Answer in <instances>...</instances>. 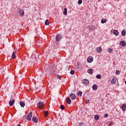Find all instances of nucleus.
Listing matches in <instances>:
<instances>
[{
	"label": "nucleus",
	"mask_w": 126,
	"mask_h": 126,
	"mask_svg": "<svg viewBox=\"0 0 126 126\" xmlns=\"http://www.w3.org/2000/svg\"><path fill=\"white\" fill-rule=\"evenodd\" d=\"M125 84L126 85V80L125 81Z\"/></svg>",
	"instance_id": "nucleus-36"
},
{
	"label": "nucleus",
	"mask_w": 126,
	"mask_h": 126,
	"mask_svg": "<svg viewBox=\"0 0 126 126\" xmlns=\"http://www.w3.org/2000/svg\"><path fill=\"white\" fill-rule=\"evenodd\" d=\"M45 25H49V24H50V22H49V20H48V19H47V20L45 21Z\"/></svg>",
	"instance_id": "nucleus-26"
},
{
	"label": "nucleus",
	"mask_w": 126,
	"mask_h": 126,
	"mask_svg": "<svg viewBox=\"0 0 126 126\" xmlns=\"http://www.w3.org/2000/svg\"><path fill=\"white\" fill-rule=\"evenodd\" d=\"M32 121L34 123H38V118L36 116H33L32 117Z\"/></svg>",
	"instance_id": "nucleus-11"
},
{
	"label": "nucleus",
	"mask_w": 126,
	"mask_h": 126,
	"mask_svg": "<svg viewBox=\"0 0 126 126\" xmlns=\"http://www.w3.org/2000/svg\"><path fill=\"white\" fill-rule=\"evenodd\" d=\"M117 81V79L116 78H114L112 80H111V84H115L116 83V81Z\"/></svg>",
	"instance_id": "nucleus-20"
},
{
	"label": "nucleus",
	"mask_w": 126,
	"mask_h": 126,
	"mask_svg": "<svg viewBox=\"0 0 126 126\" xmlns=\"http://www.w3.org/2000/svg\"><path fill=\"white\" fill-rule=\"evenodd\" d=\"M66 103L67 104H68V105L70 104L71 103V100L70 99V98L69 97L67 98L66 99Z\"/></svg>",
	"instance_id": "nucleus-14"
},
{
	"label": "nucleus",
	"mask_w": 126,
	"mask_h": 126,
	"mask_svg": "<svg viewBox=\"0 0 126 126\" xmlns=\"http://www.w3.org/2000/svg\"><path fill=\"white\" fill-rule=\"evenodd\" d=\"M119 31L118 30H114L113 31V34L115 35V36H118L119 35Z\"/></svg>",
	"instance_id": "nucleus-13"
},
{
	"label": "nucleus",
	"mask_w": 126,
	"mask_h": 126,
	"mask_svg": "<svg viewBox=\"0 0 126 126\" xmlns=\"http://www.w3.org/2000/svg\"><path fill=\"white\" fill-rule=\"evenodd\" d=\"M44 115L45 117H48V115H49V112H48L47 111H44Z\"/></svg>",
	"instance_id": "nucleus-24"
},
{
	"label": "nucleus",
	"mask_w": 126,
	"mask_h": 126,
	"mask_svg": "<svg viewBox=\"0 0 126 126\" xmlns=\"http://www.w3.org/2000/svg\"><path fill=\"white\" fill-rule=\"evenodd\" d=\"M70 98H71V99L72 100H75L76 97L75 96V94H73V93H71L70 94V96H69Z\"/></svg>",
	"instance_id": "nucleus-6"
},
{
	"label": "nucleus",
	"mask_w": 126,
	"mask_h": 126,
	"mask_svg": "<svg viewBox=\"0 0 126 126\" xmlns=\"http://www.w3.org/2000/svg\"><path fill=\"white\" fill-rule=\"evenodd\" d=\"M32 118V112H31L26 117V119L28 120V121H31V118Z\"/></svg>",
	"instance_id": "nucleus-3"
},
{
	"label": "nucleus",
	"mask_w": 126,
	"mask_h": 126,
	"mask_svg": "<svg viewBox=\"0 0 126 126\" xmlns=\"http://www.w3.org/2000/svg\"><path fill=\"white\" fill-rule=\"evenodd\" d=\"M104 118H108V114H105Z\"/></svg>",
	"instance_id": "nucleus-34"
},
{
	"label": "nucleus",
	"mask_w": 126,
	"mask_h": 126,
	"mask_svg": "<svg viewBox=\"0 0 126 126\" xmlns=\"http://www.w3.org/2000/svg\"><path fill=\"white\" fill-rule=\"evenodd\" d=\"M17 126H21V125H17Z\"/></svg>",
	"instance_id": "nucleus-37"
},
{
	"label": "nucleus",
	"mask_w": 126,
	"mask_h": 126,
	"mask_svg": "<svg viewBox=\"0 0 126 126\" xmlns=\"http://www.w3.org/2000/svg\"><path fill=\"white\" fill-rule=\"evenodd\" d=\"M70 73L71 74H72V75H73V74H74V70H71Z\"/></svg>",
	"instance_id": "nucleus-30"
},
{
	"label": "nucleus",
	"mask_w": 126,
	"mask_h": 126,
	"mask_svg": "<svg viewBox=\"0 0 126 126\" xmlns=\"http://www.w3.org/2000/svg\"><path fill=\"white\" fill-rule=\"evenodd\" d=\"M98 89V85L94 84L93 86V90H94V91L95 90H97Z\"/></svg>",
	"instance_id": "nucleus-12"
},
{
	"label": "nucleus",
	"mask_w": 126,
	"mask_h": 126,
	"mask_svg": "<svg viewBox=\"0 0 126 126\" xmlns=\"http://www.w3.org/2000/svg\"><path fill=\"white\" fill-rule=\"evenodd\" d=\"M37 108H38V109H41V110L44 108V103L43 102L39 101L37 103Z\"/></svg>",
	"instance_id": "nucleus-1"
},
{
	"label": "nucleus",
	"mask_w": 126,
	"mask_h": 126,
	"mask_svg": "<svg viewBox=\"0 0 126 126\" xmlns=\"http://www.w3.org/2000/svg\"><path fill=\"white\" fill-rule=\"evenodd\" d=\"M116 74H120V70H117L115 72Z\"/></svg>",
	"instance_id": "nucleus-32"
},
{
	"label": "nucleus",
	"mask_w": 126,
	"mask_h": 126,
	"mask_svg": "<svg viewBox=\"0 0 126 126\" xmlns=\"http://www.w3.org/2000/svg\"><path fill=\"white\" fill-rule=\"evenodd\" d=\"M87 72H88V73H90V74H92L93 73V69H89Z\"/></svg>",
	"instance_id": "nucleus-19"
},
{
	"label": "nucleus",
	"mask_w": 126,
	"mask_h": 126,
	"mask_svg": "<svg viewBox=\"0 0 126 126\" xmlns=\"http://www.w3.org/2000/svg\"><path fill=\"white\" fill-rule=\"evenodd\" d=\"M16 53V51L13 52V54L11 56L12 59H15V58H16V56L15 55Z\"/></svg>",
	"instance_id": "nucleus-18"
},
{
	"label": "nucleus",
	"mask_w": 126,
	"mask_h": 126,
	"mask_svg": "<svg viewBox=\"0 0 126 126\" xmlns=\"http://www.w3.org/2000/svg\"><path fill=\"white\" fill-rule=\"evenodd\" d=\"M77 95L80 97H81L82 96V92L79 91L77 92Z\"/></svg>",
	"instance_id": "nucleus-15"
},
{
	"label": "nucleus",
	"mask_w": 126,
	"mask_h": 126,
	"mask_svg": "<svg viewBox=\"0 0 126 126\" xmlns=\"http://www.w3.org/2000/svg\"><path fill=\"white\" fill-rule=\"evenodd\" d=\"M94 120H96V121H98V120H99V115H94Z\"/></svg>",
	"instance_id": "nucleus-25"
},
{
	"label": "nucleus",
	"mask_w": 126,
	"mask_h": 126,
	"mask_svg": "<svg viewBox=\"0 0 126 126\" xmlns=\"http://www.w3.org/2000/svg\"><path fill=\"white\" fill-rule=\"evenodd\" d=\"M57 77L58 78V79H62V76H61V75H58Z\"/></svg>",
	"instance_id": "nucleus-33"
},
{
	"label": "nucleus",
	"mask_w": 126,
	"mask_h": 126,
	"mask_svg": "<svg viewBox=\"0 0 126 126\" xmlns=\"http://www.w3.org/2000/svg\"><path fill=\"white\" fill-rule=\"evenodd\" d=\"M96 51L97 52V53H101V52H102V47H97L96 49Z\"/></svg>",
	"instance_id": "nucleus-9"
},
{
	"label": "nucleus",
	"mask_w": 126,
	"mask_h": 126,
	"mask_svg": "<svg viewBox=\"0 0 126 126\" xmlns=\"http://www.w3.org/2000/svg\"><path fill=\"white\" fill-rule=\"evenodd\" d=\"M107 22V19H102L101 20V23H106Z\"/></svg>",
	"instance_id": "nucleus-23"
},
{
	"label": "nucleus",
	"mask_w": 126,
	"mask_h": 126,
	"mask_svg": "<svg viewBox=\"0 0 126 126\" xmlns=\"http://www.w3.org/2000/svg\"><path fill=\"white\" fill-rule=\"evenodd\" d=\"M19 12L21 16H24V11L23 10L20 9V10L19 11Z\"/></svg>",
	"instance_id": "nucleus-10"
},
{
	"label": "nucleus",
	"mask_w": 126,
	"mask_h": 126,
	"mask_svg": "<svg viewBox=\"0 0 126 126\" xmlns=\"http://www.w3.org/2000/svg\"><path fill=\"white\" fill-rule=\"evenodd\" d=\"M78 4H81L82 3V0H79L78 1Z\"/></svg>",
	"instance_id": "nucleus-31"
},
{
	"label": "nucleus",
	"mask_w": 126,
	"mask_h": 126,
	"mask_svg": "<svg viewBox=\"0 0 126 126\" xmlns=\"http://www.w3.org/2000/svg\"><path fill=\"white\" fill-rule=\"evenodd\" d=\"M120 44L121 46V47H125L126 45V43L124 40H122L120 42Z\"/></svg>",
	"instance_id": "nucleus-7"
},
{
	"label": "nucleus",
	"mask_w": 126,
	"mask_h": 126,
	"mask_svg": "<svg viewBox=\"0 0 126 126\" xmlns=\"http://www.w3.org/2000/svg\"><path fill=\"white\" fill-rule=\"evenodd\" d=\"M121 108H122V110H123L124 111H126V105L125 104H123V105L121 107Z\"/></svg>",
	"instance_id": "nucleus-17"
},
{
	"label": "nucleus",
	"mask_w": 126,
	"mask_h": 126,
	"mask_svg": "<svg viewBox=\"0 0 126 126\" xmlns=\"http://www.w3.org/2000/svg\"><path fill=\"white\" fill-rule=\"evenodd\" d=\"M82 83L85 85L87 86V85H88L89 84V80H87L86 79H83L82 80Z\"/></svg>",
	"instance_id": "nucleus-4"
},
{
	"label": "nucleus",
	"mask_w": 126,
	"mask_h": 126,
	"mask_svg": "<svg viewBox=\"0 0 126 126\" xmlns=\"http://www.w3.org/2000/svg\"><path fill=\"white\" fill-rule=\"evenodd\" d=\"M64 11L63 12L64 15H66V14H67V9L66 8H64Z\"/></svg>",
	"instance_id": "nucleus-22"
},
{
	"label": "nucleus",
	"mask_w": 126,
	"mask_h": 126,
	"mask_svg": "<svg viewBox=\"0 0 126 126\" xmlns=\"http://www.w3.org/2000/svg\"><path fill=\"white\" fill-rule=\"evenodd\" d=\"M89 101H90L89 99H87L86 101L87 104H89Z\"/></svg>",
	"instance_id": "nucleus-35"
},
{
	"label": "nucleus",
	"mask_w": 126,
	"mask_h": 126,
	"mask_svg": "<svg viewBox=\"0 0 126 126\" xmlns=\"http://www.w3.org/2000/svg\"><path fill=\"white\" fill-rule=\"evenodd\" d=\"M62 38L63 37L62 36V35H61V34H57L56 37L57 42H59V41H61Z\"/></svg>",
	"instance_id": "nucleus-2"
},
{
	"label": "nucleus",
	"mask_w": 126,
	"mask_h": 126,
	"mask_svg": "<svg viewBox=\"0 0 126 126\" xmlns=\"http://www.w3.org/2000/svg\"><path fill=\"white\" fill-rule=\"evenodd\" d=\"M61 110H64V106L63 105H61L60 106Z\"/></svg>",
	"instance_id": "nucleus-29"
},
{
	"label": "nucleus",
	"mask_w": 126,
	"mask_h": 126,
	"mask_svg": "<svg viewBox=\"0 0 126 126\" xmlns=\"http://www.w3.org/2000/svg\"><path fill=\"white\" fill-rule=\"evenodd\" d=\"M20 105L22 108H24V107L25 106V103L23 101H21L20 102Z\"/></svg>",
	"instance_id": "nucleus-16"
},
{
	"label": "nucleus",
	"mask_w": 126,
	"mask_h": 126,
	"mask_svg": "<svg viewBox=\"0 0 126 126\" xmlns=\"http://www.w3.org/2000/svg\"><path fill=\"white\" fill-rule=\"evenodd\" d=\"M121 34L122 36H126V30H123L121 32Z\"/></svg>",
	"instance_id": "nucleus-21"
},
{
	"label": "nucleus",
	"mask_w": 126,
	"mask_h": 126,
	"mask_svg": "<svg viewBox=\"0 0 126 126\" xmlns=\"http://www.w3.org/2000/svg\"><path fill=\"white\" fill-rule=\"evenodd\" d=\"M88 63H91L93 62V57L92 56H89L87 59Z\"/></svg>",
	"instance_id": "nucleus-5"
},
{
	"label": "nucleus",
	"mask_w": 126,
	"mask_h": 126,
	"mask_svg": "<svg viewBox=\"0 0 126 126\" xmlns=\"http://www.w3.org/2000/svg\"><path fill=\"white\" fill-rule=\"evenodd\" d=\"M96 78H97V79H100L101 76L100 74H98L96 75Z\"/></svg>",
	"instance_id": "nucleus-28"
},
{
	"label": "nucleus",
	"mask_w": 126,
	"mask_h": 126,
	"mask_svg": "<svg viewBox=\"0 0 126 126\" xmlns=\"http://www.w3.org/2000/svg\"><path fill=\"white\" fill-rule=\"evenodd\" d=\"M108 53H113V49L109 48V49L107 50Z\"/></svg>",
	"instance_id": "nucleus-27"
},
{
	"label": "nucleus",
	"mask_w": 126,
	"mask_h": 126,
	"mask_svg": "<svg viewBox=\"0 0 126 126\" xmlns=\"http://www.w3.org/2000/svg\"><path fill=\"white\" fill-rule=\"evenodd\" d=\"M15 103V100L14 99H13L12 101H10L9 102V105L10 107H11L14 105V103Z\"/></svg>",
	"instance_id": "nucleus-8"
}]
</instances>
